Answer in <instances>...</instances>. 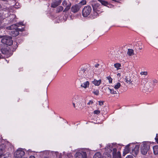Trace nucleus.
<instances>
[{
    "label": "nucleus",
    "instance_id": "obj_7",
    "mask_svg": "<svg viewBox=\"0 0 158 158\" xmlns=\"http://www.w3.org/2000/svg\"><path fill=\"white\" fill-rule=\"evenodd\" d=\"M25 154V152L21 148H19L14 153V156L17 158H22Z\"/></svg>",
    "mask_w": 158,
    "mask_h": 158
},
{
    "label": "nucleus",
    "instance_id": "obj_26",
    "mask_svg": "<svg viewBox=\"0 0 158 158\" xmlns=\"http://www.w3.org/2000/svg\"><path fill=\"white\" fill-rule=\"evenodd\" d=\"M79 101V96L77 95L75 96L73 98V102H77Z\"/></svg>",
    "mask_w": 158,
    "mask_h": 158
},
{
    "label": "nucleus",
    "instance_id": "obj_16",
    "mask_svg": "<svg viewBox=\"0 0 158 158\" xmlns=\"http://www.w3.org/2000/svg\"><path fill=\"white\" fill-rule=\"evenodd\" d=\"M130 145V144H129L125 147V148L124 149L123 152V156H125L126 154L129 152L130 150L129 146Z\"/></svg>",
    "mask_w": 158,
    "mask_h": 158
},
{
    "label": "nucleus",
    "instance_id": "obj_44",
    "mask_svg": "<svg viewBox=\"0 0 158 158\" xmlns=\"http://www.w3.org/2000/svg\"><path fill=\"white\" fill-rule=\"evenodd\" d=\"M29 158H35L34 156H30L29 157Z\"/></svg>",
    "mask_w": 158,
    "mask_h": 158
},
{
    "label": "nucleus",
    "instance_id": "obj_4",
    "mask_svg": "<svg viewBox=\"0 0 158 158\" xmlns=\"http://www.w3.org/2000/svg\"><path fill=\"white\" fill-rule=\"evenodd\" d=\"M10 143H5L0 144V155L2 154H5L10 148Z\"/></svg>",
    "mask_w": 158,
    "mask_h": 158
},
{
    "label": "nucleus",
    "instance_id": "obj_20",
    "mask_svg": "<svg viewBox=\"0 0 158 158\" xmlns=\"http://www.w3.org/2000/svg\"><path fill=\"white\" fill-rule=\"evenodd\" d=\"M153 153L155 155L158 154V146L155 145L153 147Z\"/></svg>",
    "mask_w": 158,
    "mask_h": 158
},
{
    "label": "nucleus",
    "instance_id": "obj_51",
    "mask_svg": "<svg viewBox=\"0 0 158 158\" xmlns=\"http://www.w3.org/2000/svg\"><path fill=\"white\" fill-rule=\"evenodd\" d=\"M44 158H48L45 157H44Z\"/></svg>",
    "mask_w": 158,
    "mask_h": 158
},
{
    "label": "nucleus",
    "instance_id": "obj_38",
    "mask_svg": "<svg viewBox=\"0 0 158 158\" xmlns=\"http://www.w3.org/2000/svg\"><path fill=\"white\" fill-rule=\"evenodd\" d=\"M107 78L109 81L110 83H112V79L110 77H107Z\"/></svg>",
    "mask_w": 158,
    "mask_h": 158
},
{
    "label": "nucleus",
    "instance_id": "obj_22",
    "mask_svg": "<svg viewBox=\"0 0 158 158\" xmlns=\"http://www.w3.org/2000/svg\"><path fill=\"white\" fill-rule=\"evenodd\" d=\"M63 7L61 6H59L57 7L56 10V12L57 13H60L62 11H63L64 10Z\"/></svg>",
    "mask_w": 158,
    "mask_h": 158
},
{
    "label": "nucleus",
    "instance_id": "obj_31",
    "mask_svg": "<svg viewBox=\"0 0 158 158\" xmlns=\"http://www.w3.org/2000/svg\"><path fill=\"white\" fill-rule=\"evenodd\" d=\"M115 156H113V158H121V154L120 152H118L117 154V155H116Z\"/></svg>",
    "mask_w": 158,
    "mask_h": 158
},
{
    "label": "nucleus",
    "instance_id": "obj_21",
    "mask_svg": "<svg viewBox=\"0 0 158 158\" xmlns=\"http://www.w3.org/2000/svg\"><path fill=\"white\" fill-rule=\"evenodd\" d=\"M106 153H105L103 154V156L102 158H111V155L110 153H111L110 152H107L106 151Z\"/></svg>",
    "mask_w": 158,
    "mask_h": 158
},
{
    "label": "nucleus",
    "instance_id": "obj_1",
    "mask_svg": "<svg viewBox=\"0 0 158 158\" xmlns=\"http://www.w3.org/2000/svg\"><path fill=\"white\" fill-rule=\"evenodd\" d=\"M121 146L120 144L112 143L107 145L105 149L106 151L107 152L112 153L113 156H115L116 155H117V153L120 152L119 151L117 152V150L120 149Z\"/></svg>",
    "mask_w": 158,
    "mask_h": 158
},
{
    "label": "nucleus",
    "instance_id": "obj_25",
    "mask_svg": "<svg viewBox=\"0 0 158 158\" xmlns=\"http://www.w3.org/2000/svg\"><path fill=\"white\" fill-rule=\"evenodd\" d=\"M125 79L126 80V82L127 83L130 84L132 81V79L129 77H126L125 78Z\"/></svg>",
    "mask_w": 158,
    "mask_h": 158
},
{
    "label": "nucleus",
    "instance_id": "obj_33",
    "mask_svg": "<svg viewBox=\"0 0 158 158\" xmlns=\"http://www.w3.org/2000/svg\"><path fill=\"white\" fill-rule=\"evenodd\" d=\"M92 92L95 94L97 95H98L99 94V91L97 89H94L93 91Z\"/></svg>",
    "mask_w": 158,
    "mask_h": 158
},
{
    "label": "nucleus",
    "instance_id": "obj_34",
    "mask_svg": "<svg viewBox=\"0 0 158 158\" xmlns=\"http://www.w3.org/2000/svg\"><path fill=\"white\" fill-rule=\"evenodd\" d=\"M86 3V2L85 0H82L80 2L79 4H80L81 5H84Z\"/></svg>",
    "mask_w": 158,
    "mask_h": 158
},
{
    "label": "nucleus",
    "instance_id": "obj_18",
    "mask_svg": "<svg viewBox=\"0 0 158 158\" xmlns=\"http://www.w3.org/2000/svg\"><path fill=\"white\" fill-rule=\"evenodd\" d=\"M89 82L88 81H86L81 84V86L82 87L86 88L87 87H89Z\"/></svg>",
    "mask_w": 158,
    "mask_h": 158
},
{
    "label": "nucleus",
    "instance_id": "obj_3",
    "mask_svg": "<svg viewBox=\"0 0 158 158\" xmlns=\"http://www.w3.org/2000/svg\"><path fill=\"white\" fill-rule=\"evenodd\" d=\"M151 143L149 142H143L141 145V152L143 155L146 154L150 148Z\"/></svg>",
    "mask_w": 158,
    "mask_h": 158
},
{
    "label": "nucleus",
    "instance_id": "obj_5",
    "mask_svg": "<svg viewBox=\"0 0 158 158\" xmlns=\"http://www.w3.org/2000/svg\"><path fill=\"white\" fill-rule=\"evenodd\" d=\"M1 42L4 44L9 46L12 45L13 43L12 38L10 36H6L4 37L1 40Z\"/></svg>",
    "mask_w": 158,
    "mask_h": 158
},
{
    "label": "nucleus",
    "instance_id": "obj_28",
    "mask_svg": "<svg viewBox=\"0 0 158 158\" xmlns=\"http://www.w3.org/2000/svg\"><path fill=\"white\" fill-rule=\"evenodd\" d=\"M127 54L129 56L133 55L134 54V51L132 49H128V51L127 52Z\"/></svg>",
    "mask_w": 158,
    "mask_h": 158
},
{
    "label": "nucleus",
    "instance_id": "obj_6",
    "mask_svg": "<svg viewBox=\"0 0 158 158\" xmlns=\"http://www.w3.org/2000/svg\"><path fill=\"white\" fill-rule=\"evenodd\" d=\"M92 10L91 7L89 6H85L83 9L82 14L84 17L88 16Z\"/></svg>",
    "mask_w": 158,
    "mask_h": 158
},
{
    "label": "nucleus",
    "instance_id": "obj_46",
    "mask_svg": "<svg viewBox=\"0 0 158 158\" xmlns=\"http://www.w3.org/2000/svg\"><path fill=\"white\" fill-rule=\"evenodd\" d=\"M53 153H55L56 155H57V154L58 153V152H53Z\"/></svg>",
    "mask_w": 158,
    "mask_h": 158
},
{
    "label": "nucleus",
    "instance_id": "obj_37",
    "mask_svg": "<svg viewBox=\"0 0 158 158\" xmlns=\"http://www.w3.org/2000/svg\"><path fill=\"white\" fill-rule=\"evenodd\" d=\"M100 13L99 10L98 9L96 10V12L94 13V14L96 15H98V14Z\"/></svg>",
    "mask_w": 158,
    "mask_h": 158
},
{
    "label": "nucleus",
    "instance_id": "obj_8",
    "mask_svg": "<svg viewBox=\"0 0 158 158\" xmlns=\"http://www.w3.org/2000/svg\"><path fill=\"white\" fill-rule=\"evenodd\" d=\"M62 4L64 6H66L63 12H66L70 9L71 6V3L69 2V0H64L63 1Z\"/></svg>",
    "mask_w": 158,
    "mask_h": 158
},
{
    "label": "nucleus",
    "instance_id": "obj_15",
    "mask_svg": "<svg viewBox=\"0 0 158 158\" xmlns=\"http://www.w3.org/2000/svg\"><path fill=\"white\" fill-rule=\"evenodd\" d=\"M10 154L8 152H6L5 154H2L0 155V158H10Z\"/></svg>",
    "mask_w": 158,
    "mask_h": 158
},
{
    "label": "nucleus",
    "instance_id": "obj_35",
    "mask_svg": "<svg viewBox=\"0 0 158 158\" xmlns=\"http://www.w3.org/2000/svg\"><path fill=\"white\" fill-rule=\"evenodd\" d=\"M140 74L142 75H147L148 74V73L147 72H142L140 73Z\"/></svg>",
    "mask_w": 158,
    "mask_h": 158
},
{
    "label": "nucleus",
    "instance_id": "obj_48",
    "mask_svg": "<svg viewBox=\"0 0 158 158\" xmlns=\"http://www.w3.org/2000/svg\"><path fill=\"white\" fill-rule=\"evenodd\" d=\"M154 81V82H155L156 83L157 82V81L156 80H155L154 81Z\"/></svg>",
    "mask_w": 158,
    "mask_h": 158
},
{
    "label": "nucleus",
    "instance_id": "obj_36",
    "mask_svg": "<svg viewBox=\"0 0 158 158\" xmlns=\"http://www.w3.org/2000/svg\"><path fill=\"white\" fill-rule=\"evenodd\" d=\"M100 111L99 110H95L94 111V114H98L100 113Z\"/></svg>",
    "mask_w": 158,
    "mask_h": 158
},
{
    "label": "nucleus",
    "instance_id": "obj_47",
    "mask_svg": "<svg viewBox=\"0 0 158 158\" xmlns=\"http://www.w3.org/2000/svg\"><path fill=\"white\" fill-rule=\"evenodd\" d=\"M73 106L75 108V104L74 102L73 103Z\"/></svg>",
    "mask_w": 158,
    "mask_h": 158
},
{
    "label": "nucleus",
    "instance_id": "obj_45",
    "mask_svg": "<svg viewBox=\"0 0 158 158\" xmlns=\"http://www.w3.org/2000/svg\"><path fill=\"white\" fill-rule=\"evenodd\" d=\"M99 66V64H96L95 65V67L96 68H97L98 67V66Z\"/></svg>",
    "mask_w": 158,
    "mask_h": 158
},
{
    "label": "nucleus",
    "instance_id": "obj_49",
    "mask_svg": "<svg viewBox=\"0 0 158 158\" xmlns=\"http://www.w3.org/2000/svg\"><path fill=\"white\" fill-rule=\"evenodd\" d=\"M156 137L158 138V134H156Z\"/></svg>",
    "mask_w": 158,
    "mask_h": 158
},
{
    "label": "nucleus",
    "instance_id": "obj_40",
    "mask_svg": "<svg viewBox=\"0 0 158 158\" xmlns=\"http://www.w3.org/2000/svg\"><path fill=\"white\" fill-rule=\"evenodd\" d=\"M99 104L100 106H102L103 104V102L102 101H98Z\"/></svg>",
    "mask_w": 158,
    "mask_h": 158
},
{
    "label": "nucleus",
    "instance_id": "obj_10",
    "mask_svg": "<svg viewBox=\"0 0 158 158\" xmlns=\"http://www.w3.org/2000/svg\"><path fill=\"white\" fill-rule=\"evenodd\" d=\"M87 72L86 70L81 69L78 73V75L80 77V78L81 79L85 77V75L87 74Z\"/></svg>",
    "mask_w": 158,
    "mask_h": 158
},
{
    "label": "nucleus",
    "instance_id": "obj_9",
    "mask_svg": "<svg viewBox=\"0 0 158 158\" xmlns=\"http://www.w3.org/2000/svg\"><path fill=\"white\" fill-rule=\"evenodd\" d=\"M24 31V28H18L11 31L10 32V35L13 37L17 36L19 34V31Z\"/></svg>",
    "mask_w": 158,
    "mask_h": 158
},
{
    "label": "nucleus",
    "instance_id": "obj_29",
    "mask_svg": "<svg viewBox=\"0 0 158 158\" xmlns=\"http://www.w3.org/2000/svg\"><path fill=\"white\" fill-rule=\"evenodd\" d=\"M121 86V84L119 82H118L116 84V85H114V88L117 89H118Z\"/></svg>",
    "mask_w": 158,
    "mask_h": 158
},
{
    "label": "nucleus",
    "instance_id": "obj_2",
    "mask_svg": "<svg viewBox=\"0 0 158 158\" xmlns=\"http://www.w3.org/2000/svg\"><path fill=\"white\" fill-rule=\"evenodd\" d=\"M91 151L88 149H85L83 151L76 152L75 156V158H87V155L90 154Z\"/></svg>",
    "mask_w": 158,
    "mask_h": 158
},
{
    "label": "nucleus",
    "instance_id": "obj_14",
    "mask_svg": "<svg viewBox=\"0 0 158 158\" xmlns=\"http://www.w3.org/2000/svg\"><path fill=\"white\" fill-rule=\"evenodd\" d=\"M79 6L77 5L73 6L71 8V11L74 13L77 12L79 10Z\"/></svg>",
    "mask_w": 158,
    "mask_h": 158
},
{
    "label": "nucleus",
    "instance_id": "obj_39",
    "mask_svg": "<svg viewBox=\"0 0 158 158\" xmlns=\"http://www.w3.org/2000/svg\"><path fill=\"white\" fill-rule=\"evenodd\" d=\"M93 103V102L92 100H90L89 102L87 103L88 105H90L92 104Z\"/></svg>",
    "mask_w": 158,
    "mask_h": 158
},
{
    "label": "nucleus",
    "instance_id": "obj_19",
    "mask_svg": "<svg viewBox=\"0 0 158 158\" xmlns=\"http://www.w3.org/2000/svg\"><path fill=\"white\" fill-rule=\"evenodd\" d=\"M93 83L95 85L97 86L99 85L101 83V80H99L98 81L94 79V81H92Z\"/></svg>",
    "mask_w": 158,
    "mask_h": 158
},
{
    "label": "nucleus",
    "instance_id": "obj_43",
    "mask_svg": "<svg viewBox=\"0 0 158 158\" xmlns=\"http://www.w3.org/2000/svg\"><path fill=\"white\" fill-rule=\"evenodd\" d=\"M5 9V10H7V11H9V8H4V9Z\"/></svg>",
    "mask_w": 158,
    "mask_h": 158
},
{
    "label": "nucleus",
    "instance_id": "obj_17",
    "mask_svg": "<svg viewBox=\"0 0 158 158\" xmlns=\"http://www.w3.org/2000/svg\"><path fill=\"white\" fill-rule=\"evenodd\" d=\"M0 50L1 52L3 54H7L9 51L6 48H0Z\"/></svg>",
    "mask_w": 158,
    "mask_h": 158
},
{
    "label": "nucleus",
    "instance_id": "obj_41",
    "mask_svg": "<svg viewBox=\"0 0 158 158\" xmlns=\"http://www.w3.org/2000/svg\"><path fill=\"white\" fill-rule=\"evenodd\" d=\"M126 158H133V157L132 155H128Z\"/></svg>",
    "mask_w": 158,
    "mask_h": 158
},
{
    "label": "nucleus",
    "instance_id": "obj_23",
    "mask_svg": "<svg viewBox=\"0 0 158 158\" xmlns=\"http://www.w3.org/2000/svg\"><path fill=\"white\" fill-rule=\"evenodd\" d=\"M93 158H102V155L99 152H97L94 155Z\"/></svg>",
    "mask_w": 158,
    "mask_h": 158
},
{
    "label": "nucleus",
    "instance_id": "obj_27",
    "mask_svg": "<svg viewBox=\"0 0 158 158\" xmlns=\"http://www.w3.org/2000/svg\"><path fill=\"white\" fill-rule=\"evenodd\" d=\"M101 3L102 5L105 6H107L108 5H109L108 3L107 2L103 1L102 0H98Z\"/></svg>",
    "mask_w": 158,
    "mask_h": 158
},
{
    "label": "nucleus",
    "instance_id": "obj_30",
    "mask_svg": "<svg viewBox=\"0 0 158 158\" xmlns=\"http://www.w3.org/2000/svg\"><path fill=\"white\" fill-rule=\"evenodd\" d=\"M108 89L110 90V93L111 94H117V91L114 90V89H110L109 88H108Z\"/></svg>",
    "mask_w": 158,
    "mask_h": 158
},
{
    "label": "nucleus",
    "instance_id": "obj_11",
    "mask_svg": "<svg viewBox=\"0 0 158 158\" xmlns=\"http://www.w3.org/2000/svg\"><path fill=\"white\" fill-rule=\"evenodd\" d=\"M23 25V23L22 22L19 23L17 24H13L10 26L6 27V29L8 30H14L15 29L18 28V27H19V25Z\"/></svg>",
    "mask_w": 158,
    "mask_h": 158
},
{
    "label": "nucleus",
    "instance_id": "obj_32",
    "mask_svg": "<svg viewBox=\"0 0 158 158\" xmlns=\"http://www.w3.org/2000/svg\"><path fill=\"white\" fill-rule=\"evenodd\" d=\"M121 66V64L119 63H117L114 64V66L117 69H120L119 68Z\"/></svg>",
    "mask_w": 158,
    "mask_h": 158
},
{
    "label": "nucleus",
    "instance_id": "obj_50",
    "mask_svg": "<svg viewBox=\"0 0 158 158\" xmlns=\"http://www.w3.org/2000/svg\"><path fill=\"white\" fill-rule=\"evenodd\" d=\"M1 4H0V9H1Z\"/></svg>",
    "mask_w": 158,
    "mask_h": 158
},
{
    "label": "nucleus",
    "instance_id": "obj_13",
    "mask_svg": "<svg viewBox=\"0 0 158 158\" xmlns=\"http://www.w3.org/2000/svg\"><path fill=\"white\" fill-rule=\"evenodd\" d=\"M61 0L55 1L51 4V7L52 8H55L60 5L61 2Z\"/></svg>",
    "mask_w": 158,
    "mask_h": 158
},
{
    "label": "nucleus",
    "instance_id": "obj_42",
    "mask_svg": "<svg viewBox=\"0 0 158 158\" xmlns=\"http://www.w3.org/2000/svg\"><path fill=\"white\" fill-rule=\"evenodd\" d=\"M155 139L156 140V142L158 144V138L156 137L155 138Z\"/></svg>",
    "mask_w": 158,
    "mask_h": 158
},
{
    "label": "nucleus",
    "instance_id": "obj_12",
    "mask_svg": "<svg viewBox=\"0 0 158 158\" xmlns=\"http://www.w3.org/2000/svg\"><path fill=\"white\" fill-rule=\"evenodd\" d=\"M139 147L137 145H135L134 148L132 149L131 153L134 156H136L138 153Z\"/></svg>",
    "mask_w": 158,
    "mask_h": 158
},
{
    "label": "nucleus",
    "instance_id": "obj_24",
    "mask_svg": "<svg viewBox=\"0 0 158 158\" xmlns=\"http://www.w3.org/2000/svg\"><path fill=\"white\" fill-rule=\"evenodd\" d=\"M10 17L11 18L10 22H15L16 21L15 19L16 16L14 14L11 15H10Z\"/></svg>",
    "mask_w": 158,
    "mask_h": 158
}]
</instances>
